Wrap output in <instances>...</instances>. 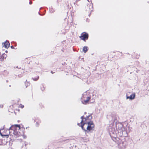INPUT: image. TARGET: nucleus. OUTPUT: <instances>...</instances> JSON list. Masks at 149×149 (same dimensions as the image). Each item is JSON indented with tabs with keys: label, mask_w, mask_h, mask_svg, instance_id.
<instances>
[{
	"label": "nucleus",
	"mask_w": 149,
	"mask_h": 149,
	"mask_svg": "<svg viewBox=\"0 0 149 149\" xmlns=\"http://www.w3.org/2000/svg\"><path fill=\"white\" fill-rule=\"evenodd\" d=\"M20 126L19 125H14L11 126L9 129L5 130V134H2L0 131V134L2 136H6L7 138L8 136V135L10 134L11 136L13 138H16L19 137L21 134L19 130H21ZM23 134V133L21 134Z\"/></svg>",
	"instance_id": "obj_1"
},
{
	"label": "nucleus",
	"mask_w": 149,
	"mask_h": 149,
	"mask_svg": "<svg viewBox=\"0 0 149 149\" xmlns=\"http://www.w3.org/2000/svg\"><path fill=\"white\" fill-rule=\"evenodd\" d=\"M86 133H91L93 132L95 129V125L93 121L85 122L80 126Z\"/></svg>",
	"instance_id": "obj_2"
},
{
	"label": "nucleus",
	"mask_w": 149,
	"mask_h": 149,
	"mask_svg": "<svg viewBox=\"0 0 149 149\" xmlns=\"http://www.w3.org/2000/svg\"><path fill=\"white\" fill-rule=\"evenodd\" d=\"M116 127L118 133H119L120 136H126L127 135L125 128L122 123H117L116 125Z\"/></svg>",
	"instance_id": "obj_3"
},
{
	"label": "nucleus",
	"mask_w": 149,
	"mask_h": 149,
	"mask_svg": "<svg viewBox=\"0 0 149 149\" xmlns=\"http://www.w3.org/2000/svg\"><path fill=\"white\" fill-rule=\"evenodd\" d=\"M90 97L89 95V92L88 91H86L82 94L81 99V102L84 104H86L88 102Z\"/></svg>",
	"instance_id": "obj_4"
},
{
	"label": "nucleus",
	"mask_w": 149,
	"mask_h": 149,
	"mask_svg": "<svg viewBox=\"0 0 149 149\" xmlns=\"http://www.w3.org/2000/svg\"><path fill=\"white\" fill-rule=\"evenodd\" d=\"M119 148L120 149H125L127 145V142L125 140H119L117 143Z\"/></svg>",
	"instance_id": "obj_5"
},
{
	"label": "nucleus",
	"mask_w": 149,
	"mask_h": 149,
	"mask_svg": "<svg viewBox=\"0 0 149 149\" xmlns=\"http://www.w3.org/2000/svg\"><path fill=\"white\" fill-rule=\"evenodd\" d=\"M109 134L111 136L114 137L116 134V131L113 127L110 126L109 129Z\"/></svg>",
	"instance_id": "obj_6"
},
{
	"label": "nucleus",
	"mask_w": 149,
	"mask_h": 149,
	"mask_svg": "<svg viewBox=\"0 0 149 149\" xmlns=\"http://www.w3.org/2000/svg\"><path fill=\"white\" fill-rule=\"evenodd\" d=\"M83 117L84 116H82L81 117V124H83L82 123L83 122H84L83 123L85 122H89V121L92 118V116L91 115H89L85 118H84Z\"/></svg>",
	"instance_id": "obj_7"
},
{
	"label": "nucleus",
	"mask_w": 149,
	"mask_h": 149,
	"mask_svg": "<svg viewBox=\"0 0 149 149\" xmlns=\"http://www.w3.org/2000/svg\"><path fill=\"white\" fill-rule=\"evenodd\" d=\"M88 33L86 32H83L81 34L80 38L81 40L84 41L88 39Z\"/></svg>",
	"instance_id": "obj_8"
},
{
	"label": "nucleus",
	"mask_w": 149,
	"mask_h": 149,
	"mask_svg": "<svg viewBox=\"0 0 149 149\" xmlns=\"http://www.w3.org/2000/svg\"><path fill=\"white\" fill-rule=\"evenodd\" d=\"M2 45L3 47H4L6 48H7L10 46V43L8 41L6 40L2 43Z\"/></svg>",
	"instance_id": "obj_9"
},
{
	"label": "nucleus",
	"mask_w": 149,
	"mask_h": 149,
	"mask_svg": "<svg viewBox=\"0 0 149 149\" xmlns=\"http://www.w3.org/2000/svg\"><path fill=\"white\" fill-rule=\"evenodd\" d=\"M135 93H133L132 94H131L130 96H127L126 99H129L130 100H132L133 99H134L135 98Z\"/></svg>",
	"instance_id": "obj_10"
},
{
	"label": "nucleus",
	"mask_w": 149,
	"mask_h": 149,
	"mask_svg": "<svg viewBox=\"0 0 149 149\" xmlns=\"http://www.w3.org/2000/svg\"><path fill=\"white\" fill-rule=\"evenodd\" d=\"M16 104H15L14 105H12L10 106L9 108L8 111L9 112H13V110L14 109V107L15 106Z\"/></svg>",
	"instance_id": "obj_11"
},
{
	"label": "nucleus",
	"mask_w": 149,
	"mask_h": 149,
	"mask_svg": "<svg viewBox=\"0 0 149 149\" xmlns=\"http://www.w3.org/2000/svg\"><path fill=\"white\" fill-rule=\"evenodd\" d=\"M7 56L5 54H3L2 55H1V57H0V61H2L4 60V59H5Z\"/></svg>",
	"instance_id": "obj_12"
},
{
	"label": "nucleus",
	"mask_w": 149,
	"mask_h": 149,
	"mask_svg": "<svg viewBox=\"0 0 149 149\" xmlns=\"http://www.w3.org/2000/svg\"><path fill=\"white\" fill-rule=\"evenodd\" d=\"M20 128L21 129V130H19V132H20V133H21V134L22 133H23V134H21L20 135V136H19H19H22L24 138V139H25V138H26V135H24V132H20V131H21V130H23V128Z\"/></svg>",
	"instance_id": "obj_13"
},
{
	"label": "nucleus",
	"mask_w": 149,
	"mask_h": 149,
	"mask_svg": "<svg viewBox=\"0 0 149 149\" xmlns=\"http://www.w3.org/2000/svg\"><path fill=\"white\" fill-rule=\"evenodd\" d=\"M87 48V47L86 46H85L83 47V51L85 53H86L88 51V49Z\"/></svg>",
	"instance_id": "obj_14"
},
{
	"label": "nucleus",
	"mask_w": 149,
	"mask_h": 149,
	"mask_svg": "<svg viewBox=\"0 0 149 149\" xmlns=\"http://www.w3.org/2000/svg\"><path fill=\"white\" fill-rule=\"evenodd\" d=\"M41 123V121L40 120H38L36 122V127H38L40 123Z\"/></svg>",
	"instance_id": "obj_15"
},
{
	"label": "nucleus",
	"mask_w": 149,
	"mask_h": 149,
	"mask_svg": "<svg viewBox=\"0 0 149 149\" xmlns=\"http://www.w3.org/2000/svg\"><path fill=\"white\" fill-rule=\"evenodd\" d=\"M25 84L26 87L27 88L28 86L30 85V84L29 82L27 81V80H26Z\"/></svg>",
	"instance_id": "obj_16"
},
{
	"label": "nucleus",
	"mask_w": 149,
	"mask_h": 149,
	"mask_svg": "<svg viewBox=\"0 0 149 149\" xmlns=\"http://www.w3.org/2000/svg\"><path fill=\"white\" fill-rule=\"evenodd\" d=\"M90 11H92V9L93 8V5L92 4H91L90 5Z\"/></svg>",
	"instance_id": "obj_17"
},
{
	"label": "nucleus",
	"mask_w": 149,
	"mask_h": 149,
	"mask_svg": "<svg viewBox=\"0 0 149 149\" xmlns=\"http://www.w3.org/2000/svg\"><path fill=\"white\" fill-rule=\"evenodd\" d=\"M38 78H39L38 76H37L36 77V78H33L32 79L34 81H37L38 79Z\"/></svg>",
	"instance_id": "obj_18"
},
{
	"label": "nucleus",
	"mask_w": 149,
	"mask_h": 149,
	"mask_svg": "<svg viewBox=\"0 0 149 149\" xmlns=\"http://www.w3.org/2000/svg\"><path fill=\"white\" fill-rule=\"evenodd\" d=\"M2 139H0V145H2L3 143L2 142Z\"/></svg>",
	"instance_id": "obj_19"
},
{
	"label": "nucleus",
	"mask_w": 149,
	"mask_h": 149,
	"mask_svg": "<svg viewBox=\"0 0 149 149\" xmlns=\"http://www.w3.org/2000/svg\"><path fill=\"white\" fill-rule=\"evenodd\" d=\"M20 107L21 108H22L24 107V106L23 105L20 104Z\"/></svg>",
	"instance_id": "obj_20"
},
{
	"label": "nucleus",
	"mask_w": 149,
	"mask_h": 149,
	"mask_svg": "<svg viewBox=\"0 0 149 149\" xmlns=\"http://www.w3.org/2000/svg\"><path fill=\"white\" fill-rule=\"evenodd\" d=\"M43 87V86H42ZM41 90L42 91H43L44 90L45 88L44 87H43V88H41Z\"/></svg>",
	"instance_id": "obj_21"
},
{
	"label": "nucleus",
	"mask_w": 149,
	"mask_h": 149,
	"mask_svg": "<svg viewBox=\"0 0 149 149\" xmlns=\"http://www.w3.org/2000/svg\"><path fill=\"white\" fill-rule=\"evenodd\" d=\"M18 76L19 77H20L22 76V75L21 74H18Z\"/></svg>",
	"instance_id": "obj_22"
},
{
	"label": "nucleus",
	"mask_w": 149,
	"mask_h": 149,
	"mask_svg": "<svg viewBox=\"0 0 149 149\" xmlns=\"http://www.w3.org/2000/svg\"><path fill=\"white\" fill-rule=\"evenodd\" d=\"M3 107V104H1L0 105V107L1 108H2Z\"/></svg>",
	"instance_id": "obj_23"
},
{
	"label": "nucleus",
	"mask_w": 149,
	"mask_h": 149,
	"mask_svg": "<svg viewBox=\"0 0 149 149\" xmlns=\"http://www.w3.org/2000/svg\"><path fill=\"white\" fill-rule=\"evenodd\" d=\"M32 3V2L31 1H30L29 2V4H31Z\"/></svg>",
	"instance_id": "obj_24"
},
{
	"label": "nucleus",
	"mask_w": 149,
	"mask_h": 149,
	"mask_svg": "<svg viewBox=\"0 0 149 149\" xmlns=\"http://www.w3.org/2000/svg\"><path fill=\"white\" fill-rule=\"evenodd\" d=\"M11 48H12V49H13V48H14V47H13V46H11Z\"/></svg>",
	"instance_id": "obj_25"
},
{
	"label": "nucleus",
	"mask_w": 149,
	"mask_h": 149,
	"mask_svg": "<svg viewBox=\"0 0 149 149\" xmlns=\"http://www.w3.org/2000/svg\"><path fill=\"white\" fill-rule=\"evenodd\" d=\"M87 1H88V2H90L91 1V0H87Z\"/></svg>",
	"instance_id": "obj_26"
},
{
	"label": "nucleus",
	"mask_w": 149,
	"mask_h": 149,
	"mask_svg": "<svg viewBox=\"0 0 149 149\" xmlns=\"http://www.w3.org/2000/svg\"><path fill=\"white\" fill-rule=\"evenodd\" d=\"M115 120H116V118H114V121H115Z\"/></svg>",
	"instance_id": "obj_27"
},
{
	"label": "nucleus",
	"mask_w": 149,
	"mask_h": 149,
	"mask_svg": "<svg viewBox=\"0 0 149 149\" xmlns=\"http://www.w3.org/2000/svg\"><path fill=\"white\" fill-rule=\"evenodd\" d=\"M77 125H79V123H78L77 124Z\"/></svg>",
	"instance_id": "obj_28"
},
{
	"label": "nucleus",
	"mask_w": 149,
	"mask_h": 149,
	"mask_svg": "<svg viewBox=\"0 0 149 149\" xmlns=\"http://www.w3.org/2000/svg\"><path fill=\"white\" fill-rule=\"evenodd\" d=\"M50 12H51L53 13V12H54V11H52L51 12V11L50 10Z\"/></svg>",
	"instance_id": "obj_29"
},
{
	"label": "nucleus",
	"mask_w": 149,
	"mask_h": 149,
	"mask_svg": "<svg viewBox=\"0 0 149 149\" xmlns=\"http://www.w3.org/2000/svg\"><path fill=\"white\" fill-rule=\"evenodd\" d=\"M51 72L52 73H52V71H51Z\"/></svg>",
	"instance_id": "obj_30"
},
{
	"label": "nucleus",
	"mask_w": 149,
	"mask_h": 149,
	"mask_svg": "<svg viewBox=\"0 0 149 149\" xmlns=\"http://www.w3.org/2000/svg\"><path fill=\"white\" fill-rule=\"evenodd\" d=\"M16 68H18V67L17 66V67H16Z\"/></svg>",
	"instance_id": "obj_31"
}]
</instances>
